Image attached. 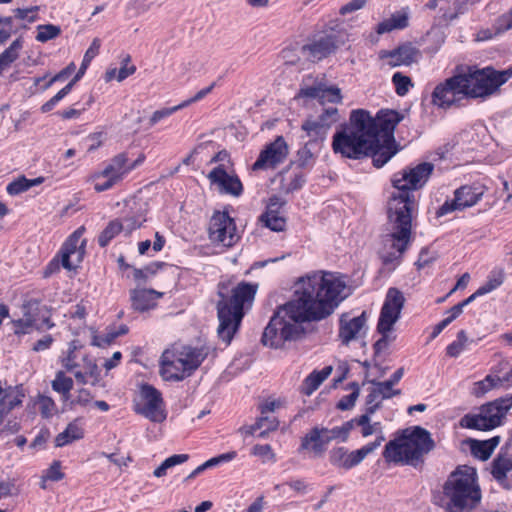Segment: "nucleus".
Wrapping results in <instances>:
<instances>
[{
  "label": "nucleus",
  "instance_id": "nucleus-41",
  "mask_svg": "<svg viewBox=\"0 0 512 512\" xmlns=\"http://www.w3.org/2000/svg\"><path fill=\"white\" fill-rule=\"evenodd\" d=\"M475 3V0H455L453 3V11L451 9L446 10L441 18L444 22H451L464 14L469 6Z\"/></svg>",
  "mask_w": 512,
  "mask_h": 512
},
{
  "label": "nucleus",
  "instance_id": "nucleus-46",
  "mask_svg": "<svg viewBox=\"0 0 512 512\" xmlns=\"http://www.w3.org/2000/svg\"><path fill=\"white\" fill-rule=\"evenodd\" d=\"M61 33L59 26L53 24L39 25L37 27L36 40L39 42H47L58 37Z\"/></svg>",
  "mask_w": 512,
  "mask_h": 512
},
{
  "label": "nucleus",
  "instance_id": "nucleus-6",
  "mask_svg": "<svg viewBox=\"0 0 512 512\" xmlns=\"http://www.w3.org/2000/svg\"><path fill=\"white\" fill-rule=\"evenodd\" d=\"M257 285L247 282L239 283L232 289L231 295L224 292V286L219 288L217 303V316L219 326L218 337L226 344H230L235 333L239 329L244 316V305L253 301Z\"/></svg>",
  "mask_w": 512,
  "mask_h": 512
},
{
  "label": "nucleus",
  "instance_id": "nucleus-24",
  "mask_svg": "<svg viewBox=\"0 0 512 512\" xmlns=\"http://www.w3.org/2000/svg\"><path fill=\"white\" fill-rule=\"evenodd\" d=\"M329 444L323 426L313 427L301 440L300 450H309L315 457H321Z\"/></svg>",
  "mask_w": 512,
  "mask_h": 512
},
{
  "label": "nucleus",
  "instance_id": "nucleus-50",
  "mask_svg": "<svg viewBox=\"0 0 512 512\" xmlns=\"http://www.w3.org/2000/svg\"><path fill=\"white\" fill-rule=\"evenodd\" d=\"M372 383L374 385V390L382 400L390 399L393 396H398L401 394V390L393 389V385L390 384L387 380L383 382L372 381Z\"/></svg>",
  "mask_w": 512,
  "mask_h": 512
},
{
  "label": "nucleus",
  "instance_id": "nucleus-37",
  "mask_svg": "<svg viewBox=\"0 0 512 512\" xmlns=\"http://www.w3.org/2000/svg\"><path fill=\"white\" fill-rule=\"evenodd\" d=\"M354 428V421H346L342 424V426H337L333 428L324 427V433L329 438V443L338 440L341 442H346L349 438L351 430Z\"/></svg>",
  "mask_w": 512,
  "mask_h": 512
},
{
  "label": "nucleus",
  "instance_id": "nucleus-57",
  "mask_svg": "<svg viewBox=\"0 0 512 512\" xmlns=\"http://www.w3.org/2000/svg\"><path fill=\"white\" fill-rule=\"evenodd\" d=\"M486 445L487 444L482 441L471 440L472 454L480 460H487L491 456L492 452L491 448Z\"/></svg>",
  "mask_w": 512,
  "mask_h": 512
},
{
  "label": "nucleus",
  "instance_id": "nucleus-64",
  "mask_svg": "<svg viewBox=\"0 0 512 512\" xmlns=\"http://www.w3.org/2000/svg\"><path fill=\"white\" fill-rule=\"evenodd\" d=\"M285 485L300 495H305L310 491V485L303 479H293L287 481Z\"/></svg>",
  "mask_w": 512,
  "mask_h": 512
},
{
  "label": "nucleus",
  "instance_id": "nucleus-54",
  "mask_svg": "<svg viewBox=\"0 0 512 512\" xmlns=\"http://www.w3.org/2000/svg\"><path fill=\"white\" fill-rule=\"evenodd\" d=\"M512 28V8L507 12L499 16L493 24L495 34H501Z\"/></svg>",
  "mask_w": 512,
  "mask_h": 512
},
{
  "label": "nucleus",
  "instance_id": "nucleus-36",
  "mask_svg": "<svg viewBox=\"0 0 512 512\" xmlns=\"http://www.w3.org/2000/svg\"><path fill=\"white\" fill-rule=\"evenodd\" d=\"M511 470L512 458L499 455L493 460L491 473L497 481H504L506 479L507 473Z\"/></svg>",
  "mask_w": 512,
  "mask_h": 512
},
{
  "label": "nucleus",
  "instance_id": "nucleus-63",
  "mask_svg": "<svg viewBox=\"0 0 512 512\" xmlns=\"http://www.w3.org/2000/svg\"><path fill=\"white\" fill-rule=\"evenodd\" d=\"M180 109H182V108H181V105L179 104L174 107L164 108V109L155 111L150 118V125L151 126L155 125L160 120L172 115L174 112H176Z\"/></svg>",
  "mask_w": 512,
  "mask_h": 512
},
{
  "label": "nucleus",
  "instance_id": "nucleus-47",
  "mask_svg": "<svg viewBox=\"0 0 512 512\" xmlns=\"http://www.w3.org/2000/svg\"><path fill=\"white\" fill-rule=\"evenodd\" d=\"M24 394L12 387L11 397L4 400L3 406L0 407L1 419L3 420L12 409L22 404Z\"/></svg>",
  "mask_w": 512,
  "mask_h": 512
},
{
  "label": "nucleus",
  "instance_id": "nucleus-1",
  "mask_svg": "<svg viewBox=\"0 0 512 512\" xmlns=\"http://www.w3.org/2000/svg\"><path fill=\"white\" fill-rule=\"evenodd\" d=\"M404 118L395 110H380L375 117L363 109L353 110L349 122L333 136L332 149L350 159L372 157L380 168L398 151L394 138L397 124Z\"/></svg>",
  "mask_w": 512,
  "mask_h": 512
},
{
  "label": "nucleus",
  "instance_id": "nucleus-20",
  "mask_svg": "<svg viewBox=\"0 0 512 512\" xmlns=\"http://www.w3.org/2000/svg\"><path fill=\"white\" fill-rule=\"evenodd\" d=\"M380 57L387 59L390 67L409 66L418 62L421 52L411 43H405L391 51H381Z\"/></svg>",
  "mask_w": 512,
  "mask_h": 512
},
{
  "label": "nucleus",
  "instance_id": "nucleus-62",
  "mask_svg": "<svg viewBox=\"0 0 512 512\" xmlns=\"http://www.w3.org/2000/svg\"><path fill=\"white\" fill-rule=\"evenodd\" d=\"M44 479L51 481H60L64 478V473L61 471L60 461H54L51 466L45 471Z\"/></svg>",
  "mask_w": 512,
  "mask_h": 512
},
{
  "label": "nucleus",
  "instance_id": "nucleus-8",
  "mask_svg": "<svg viewBox=\"0 0 512 512\" xmlns=\"http://www.w3.org/2000/svg\"><path fill=\"white\" fill-rule=\"evenodd\" d=\"M467 81L466 95L468 98H486L506 83L512 76V70L497 71L492 67L482 69L469 68L468 73L461 74Z\"/></svg>",
  "mask_w": 512,
  "mask_h": 512
},
{
  "label": "nucleus",
  "instance_id": "nucleus-34",
  "mask_svg": "<svg viewBox=\"0 0 512 512\" xmlns=\"http://www.w3.org/2000/svg\"><path fill=\"white\" fill-rule=\"evenodd\" d=\"M500 387V377L498 375H487L483 380L473 384L471 393L477 397H483L489 391Z\"/></svg>",
  "mask_w": 512,
  "mask_h": 512
},
{
  "label": "nucleus",
  "instance_id": "nucleus-5",
  "mask_svg": "<svg viewBox=\"0 0 512 512\" xmlns=\"http://www.w3.org/2000/svg\"><path fill=\"white\" fill-rule=\"evenodd\" d=\"M481 498L476 469L464 465L457 467L447 477L439 505L445 512H469L476 509Z\"/></svg>",
  "mask_w": 512,
  "mask_h": 512
},
{
  "label": "nucleus",
  "instance_id": "nucleus-2",
  "mask_svg": "<svg viewBox=\"0 0 512 512\" xmlns=\"http://www.w3.org/2000/svg\"><path fill=\"white\" fill-rule=\"evenodd\" d=\"M433 169V164L424 162L393 175L391 182L396 192L392 193L388 201L390 233L387 235L386 246L389 250L381 254L384 265H398L407 250L411 237V211L415 202L411 191L420 189Z\"/></svg>",
  "mask_w": 512,
  "mask_h": 512
},
{
  "label": "nucleus",
  "instance_id": "nucleus-4",
  "mask_svg": "<svg viewBox=\"0 0 512 512\" xmlns=\"http://www.w3.org/2000/svg\"><path fill=\"white\" fill-rule=\"evenodd\" d=\"M294 297L278 310L271 317L265 327L261 342L264 346L273 349L284 348L287 342L297 341L304 334L302 324L308 321H315L304 309L303 302Z\"/></svg>",
  "mask_w": 512,
  "mask_h": 512
},
{
  "label": "nucleus",
  "instance_id": "nucleus-44",
  "mask_svg": "<svg viewBox=\"0 0 512 512\" xmlns=\"http://www.w3.org/2000/svg\"><path fill=\"white\" fill-rule=\"evenodd\" d=\"M468 342L467 334L464 330L457 333V340L453 341L446 348V354L450 357H458L466 348Z\"/></svg>",
  "mask_w": 512,
  "mask_h": 512
},
{
  "label": "nucleus",
  "instance_id": "nucleus-14",
  "mask_svg": "<svg viewBox=\"0 0 512 512\" xmlns=\"http://www.w3.org/2000/svg\"><path fill=\"white\" fill-rule=\"evenodd\" d=\"M209 239L224 247L233 246L238 240L235 223L226 212H215L209 222Z\"/></svg>",
  "mask_w": 512,
  "mask_h": 512
},
{
  "label": "nucleus",
  "instance_id": "nucleus-31",
  "mask_svg": "<svg viewBox=\"0 0 512 512\" xmlns=\"http://www.w3.org/2000/svg\"><path fill=\"white\" fill-rule=\"evenodd\" d=\"M84 436V431L78 420H74L69 423L66 429L59 433L55 438L56 447H63L73 441L82 439Z\"/></svg>",
  "mask_w": 512,
  "mask_h": 512
},
{
  "label": "nucleus",
  "instance_id": "nucleus-19",
  "mask_svg": "<svg viewBox=\"0 0 512 512\" xmlns=\"http://www.w3.org/2000/svg\"><path fill=\"white\" fill-rule=\"evenodd\" d=\"M367 328V313L363 311L359 316L351 317L348 313L341 315L339 320V338L344 345L365 335Z\"/></svg>",
  "mask_w": 512,
  "mask_h": 512
},
{
  "label": "nucleus",
  "instance_id": "nucleus-59",
  "mask_svg": "<svg viewBox=\"0 0 512 512\" xmlns=\"http://www.w3.org/2000/svg\"><path fill=\"white\" fill-rule=\"evenodd\" d=\"M279 421L274 416L261 415V417L252 425V430L267 428V430H276Z\"/></svg>",
  "mask_w": 512,
  "mask_h": 512
},
{
  "label": "nucleus",
  "instance_id": "nucleus-45",
  "mask_svg": "<svg viewBox=\"0 0 512 512\" xmlns=\"http://www.w3.org/2000/svg\"><path fill=\"white\" fill-rule=\"evenodd\" d=\"M349 388L352 389V392L348 395L343 396L336 405V407L339 410H342V411L349 410V409L353 408L355 405V402L360 393V387H359L358 383L352 382L349 384Z\"/></svg>",
  "mask_w": 512,
  "mask_h": 512
},
{
  "label": "nucleus",
  "instance_id": "nucleus-56",
  "mask_svg": "<svg viewBox=\"0 0 512 512\" xmlns=\"http://www.w3.org/2000/svg\"><path fill=\"white\" fill-rule=\"evenodd\" d=\"M71 91V85H66L62 88L57 94H55L50 100L45 102L40 110L42 113H47L51 111L66 95H68Z\"/></svg>",
  "mask_w": 512,
  "mask_h": 512
},
{
  "label": "nucleus",
  "instance_id": "nucleus-15",
  "mask_svg": "<svg viewBox=\"0 0 512 512\" xmlns=\"http://www.w3.org/2000/svg\"><path fill=\"white\" fill-rule=\"evenodd\" d=\"M85 227L77 228L65 241L61 249V263L67 270L75 269L83 260L86 240H81Z\"/></svg>",
  "mask_w": 512,
  "mask_h": 512
},
{
  "label": "nucleus",
  "instance_id": "nucleus-28",
  "mask_svg": "<svg viewBox=\"0 0 512 512\" xmlns=\"http://www.w3.org/2000/svg\"><path fill=\"white\" fill-rule=\"evenodd\" d=\"M409 25V15L406 9H402L391 15L389 19L377 25L376 32L384 34L396 29H404Z\"/></svg>",
  "mask_w": 512,
  "mask_h": 512
},
{
  "label": "nucleus",
  "instance_id": "nucleus-27",
  "mask_svg": "<svg viewBox=\"0 0 512 512\" xmlns=\"http://www.w3.org/2000/svg\"><path fill=\"white\" fill-rule=\"evenodd\" d=\"M179 350L180 356L185 360L186 371L191 375L209 354V348L207 346H182Z\"/></svg>",
  "mask_w": 512,
  "mask_h": 512
},
{
  "label": "nucleus",
  "instance_id": "nucleus-25",
  "mask_svg": "<svg viewBox=\"0 0 512 512\" xmlns=\"http://www.w3.org/2000/svg\"><path fill=\"white\" fill-rule=\"evenodd\" d=\"M131 171L129 160L126 153H119L114 156L104 170L94 175L96 180H100L102 176H109L117 183L123 179Z\"/></svg>",
  "mask_w": 512,
  "mask_h": 512
},
{
  "label": "nucleus",
  "instance_id": "nucleus-55",
  "mask_svg": "<svg viewBox=\"0 0 512 512\" xmlns=\"http://www.w3.org/2000/svg\"><path fill=\"white\" fill-rule=\"evenodd\" d=\"M382 399L378 396L374 388L366 397L365 411L363 414L373 415L381 407Z\"/></svg>",
  "mask_w": 512,
  "mask_h": 512
},
{
  "label": "nucleus",
  "instance_id": "nucleus-23",
  "mask_svg": "<svg viewBox=\"0 0 512 512\" xmlns=\"http://www.w3.org/2000/svg\"><path fill=\"white\" fill-rule=\"evenodd\" d=\"M299 95L307 98L318 99L321 104L325 103H341L342 95L338 87H327L322 83H317L313 86L301 88Z\"/></svg>",
  "mask_w": 512,
  "mask_h": 512
},
{
  "label": "nucleus",
  "instance_id": "nucleus-22",
  "mask_svg": "<svg viewBox=\"0 0 512 512\" xmlns=\"http://www.w3.org/2000/svg\"><path fill=\"white\" fill-rule=\"evenodd\" d=\"M283 205L284 202L279 197H271L266 211L260 216V222L272 231H284L286 228V218L281 211Z\"/></svg>",
  "mask_w": 512,
  "mask_h": 512
},
{
  "label": "nucleus",
  "instance_id": "nucleus-11",
  "mask_svg": "<svg viewBox=\"0 0 512 512\" xmlns=\"http://www.w3.org/2000/svg\"><path fill=\"white\" fill-rule=\"evenodd\" d=\"M348 31L341 26L331 28L324 35L315 39L310 44L304 45L302 50L304 54L312 61H320L349 41Z\"/></svg>",
  "mask_w": 512,
  "mask_h": 512
},
{
  "label": "nucleus",
  "instance_id": "nucleus-12",
  "mask_svg": "<svg viewBox=\"0 0 512 512\" xmlns=\"http://www.w3.org/2000/svg\"><path fill=\"white\" fill-rule=\"evenodd\" d=\"M134 411L152 422L161 423L166 419L162 395L149 384L141 385L134 399Z\"/></svg>",
  "mask_w": 512,
  "mask_h": 512
},
{
  "label": "nucleus",
  "instance_id": "nucleus-10",
  "mask_svg": "<svg viewBox=\"0 0 512 512\" xmlns=\"http://www.w3.org/2000/svg\"><path fill=\"white\" fill-rule=\"evenodd\" d=\"M404 303L405 298L400 290L394 287L388 289L377 324V331L382 337L374 344L376 353L388 347L390 342L388 333L393 330L394 324L399 320Z\"/></svg>",
  "mask_w": 512,
  "mask_h": 512
},
{
  "label": "nucleus",
  "instance_id": "nucleus-38",
  "mask_svg": "<svg viewBox=\"0 0 512 512\" xmlns=\"http://www.w3.org/2000/svg\"><path fill=\"white\" fill-rule=\"evenodd\" d=\"M372 415L362 414L359 417H356L354 419H351L350 421H354V426L358 425L361 426V434L363 437H368L372 434L379 433L380 436L382 435V427L380 422L370 423Z\"/></svg>",
  "mask_w": 512,
  "mask_h": 512
},
{
  "label": "nucleus",
  "instance_id": "nucleus-40",
  "mask_svg": "<svg viewBox=\"0 0 512 512\" xmlns=\"http://www.w3.org/2000/svg\"><path fill=\"white\" fill-rule=\"evenodd\" d=\"M23 310H24L23 318H21L15 322V326H16L15 333L16 334H26V333H29L32 328L41 329L42 326L37 323L35 317L31 314L28 307L24 306Z\"/></svg>",
  "mask_w": 512,
  "mask_h": 512
},
{
  "label": "nucleus",
  "instance_id": "nucleus-26",
  "mask_svg": "<svg viewBox=\"0 0 512 512\" xmlns=\"http://www.w3.org/2000/svg\"><path fill=\"white\" fill-rule=\"evenodd\" d=\"M162 295L163 293L153 289H134L130 292L132 308L139 312L152 309L156 305V300Z\"/></svg>",
  "mask_w": 512,
  "mask_h": 512
},
{
  "label": "nucleus",
  "instance_id": "nucleus-3",
  "mask_svg": "<svg viewBox=\"0 0 512 512\" xmlns=\"http://www.w3.org/2000/svg\"><path fill=\"white\" fill-rule=\"evenodd\" d=\"M351 294L345 276L337 272L318 271L296 284L294 298L303 302V308L314 320H321L333 313L336 307Z\"/></svg>",
  "mask_w": 512,
  "mask_h": 512
},
{
  "label": "nucleus",
  "instance_id": "nucleus-51",
  "mask_svg": "<svg viewBox=\"0 0 512 512\" xmlns=\"http://www.w3.org/2000/svg\"><path fill=\"white\" fill-rule=\"evenodd\" d=\"M314 144L306 143L297 153L296 163L300 168L311 167L314 163V153L311 151Z\"/></svg>",
  "mask_w": 512,
  "mask_h": 512
},
{
  "label": "nucleus",
  "instance_id": "nucleus-13",
  "mask_svg": "<svg viewBox=\"0 0 512 512\" xmlns=\"http://www.w3.org/2000/svg\"><path fill=\"white\" fill-rule=\"evenodd\" d=\"M467 81L462 75H455L438 84L432 92V104L443 109H448L457 104L466 95Z\"/></svg>",
  "mask_w": 512,
  "mask_h": 512
},
{
  "label": "nucleus",
  "instance_id": "nucleus-9",
  "mask_svg": "<svg viewBox=\"0 0 512 512\" xmlns=\"http://www.w3.org/2000/svg\"><path fill=\"white\" fill-rule=\"evenodd\" d=\"M512 408V395L482 405L478 414H467L460 420L464 428L489 431L498 427Z\"/></svg>",
  "mask_w": 512,
  "mask_h": 512
},
{
  "label": "nucleus",
  "instance_id": "nucleus-39",
  "mask_svg": "<svg viewBox=\"0 0 512 512\" xmlns=\"http://www.w3.org/2000/svg\"><path fill=\"white\" fill-rule=\"evenodd\" d=\"M504 278L505 274L502 269L493 270L489 274L487 281L477 289V294L485 295L494 291L503 284Z\"/></svg>",
  "mask_w": 512,
  "mask_h": 512
},
{
  "label": "nucleus",
  "instance_id": "nucleus-21",
  "mask_svg": "<svg viewBox=\"0 0 512 512\" xmlns=\"http://www.w3.org/2000/svg\"><path fill=\"white\" fill-rule=\"evenodd\" d=\"M479 200L476 194L469 186H462L454 193L452 200H447L437 211V216L446 215L452 211L463 210L467 207L475 205Z\"/></svg>",
  "mask_w": 512,
  "mask_h": 512
},
{
  "label": "nucleus",
  "instance_id": "nucleus-35",
  "mask_svg": "<svg viewBox=\"0 0 512 512\" xmlns=\"http://www.w3.org/2000/svg\"><path fill=\"white\" fill-rule=\"evenodd\" d=\"M52 389L62 395L64 401L69 400L70 391L73 388L72 378L65 375L63 371H58L55 379L51 383Z\"/></svg>",
  "mask_w": 512,
  "mask_h": 512
},
{
  "label": "nucleus",
  "instance_id": "nucleus-43",
  "mask_svg": "<svg viewBox=\"0 0 512 512\" xmlns=\"http://www.w3.org/2000/svg\"><path fill=\"white\" fill-rule=\"evenodd\" d=\"M122 230L120 220L115 219L108 223L105 229L100 233L98 237V243L101 247H106L110 241L118 235Z\"/></svg>",
  "mask_w": 512,
  "mask_h": 512
},
{
  "label": "nucleus",
  "instance_id": "nucleus-53",
  "mask_svg": "<svg viewBox=\"0 0 512 512\" xmlns=\"http://www.w3.org/2000/svg\"><path fill=\"white\" fill-rule=\"evenodd\" d=\"M315 120L323 126L327 125V129L330 130L331 126L339 120V111L336 107L325 108Z\"/></svg>",
  "mask_w": 512,
  "mask_h": 512
},
{
  "label": "nucleus",
  "instance_id": "nucleus-60",
  "mask_svg": "<svg viewBox=\"0 0 512 512\" xmlns=\"http://www.w3.org/2000/svg\"><path fill=\"white\" fill-rule=\"evenodd\" d=\"M116 338L117 334H115V329L111 328L103 335H94L92 345L97 347H106L109 346Z\"/></svg>",
  "mask_w": 512,
  "mask_h": 512
},
{
  "label": "nucleus",
  "instance_id": "nucleus-30",
  "mask_svg": "<svg viewBox=\"0 0 512 512\" xmlns=\"http://www.w3.org/2000/svg\"><path fill=\"white\" fill-rule=\"evenodd\" d=\"M384 441V436H378L375 441L357 449L355 451H348V460L346 470H349L359 465L370 453L374 452Z\"/></svg>",
  "mask_w": 512,
  "mask_h": 512
},
{
  "label": "nucleus",
  "instance_id": "nucleus-7",
  "mask_svg": "<svg viewBox=\"0 0 512 512\" xmlns=\"http://www.w3.org/2000/svg\"><path fill=\"white\" fill-rule=\"evenodd\" d=\"M435 443L428 430L414 426L405 429L402 435L389 441L383 457L387 462L415 465L425 454L434 449Z\"/></svg>",
  "mask_w": 512,
  "mask_h": 512
},
{
  "label": "nucleus",
  "instance_id": "nucleus-32",
  "mask_svg": "<svg viewBox=\"0 0 512 512\" xmlns=\"http://www.w3.org/2000/svg\"><path fill=\"white\" fill-rule=\"evenodd\" d=\"M146 208H138L132 212L131 215L125 216L120 220L122 230L126 234H130L132 231L140 228L144 222H146Z\"/></svg>",
  "mask_w": 512,
  "mask_h": 512
},
{
  "label": "nucleus",
  "instance_id": "nucleus-52",
  "mask_svg": "<svg viewBox=\"0 0 512 512\" xmlns=\"http://www.w3.org/2000/svg\"><path fill=\"white\" fill-rule=\"evenodd\" d=\"M251 454L261 458L262 462H275L276 456L269 444H256L251 450Z\"/></svg>",
  "mask_w": 512,
  "mask_h": 512
},
{
  "label": "nucleus",
  "instance_id": "nucleus-33",
  "mask_svg": "<svg viewBox=\"0 0 512 512\" xmlns=\"http://www.w3.org/2000/svg\"><path fill=\"white\" fill-rule=\"evenodd\" d=\"M332 367H324L321 371H314L304 381V393L311 395L329 377Z\"/></svg>",
  "mask_w": 512,
  "mask_h": 512
},
{
  "label": "nucleus",
  "instance_id": "nucleus-48",
  "mask_svg": "<svg viewBox=\"0 0 512 512\" xmlns=\"http://www.w3.org/2000/svg\"><path fill=\"white\" fill-rule=\"evenodd\" d=\"M392 83L395 86V91L399 96H405L410 87L413 86L410 77L402 74L401 72H396L392 76Z\"/></svg>",
  "mask_w": 512,
  "mask_h": 512
},
{
  "label": "nucleus",
  "instance_id": "nucleus-17",
  "mask_svg": "<svg viewBox=\"0 0 512 512\" xmlns=\"http://www.w3.org/2000/svg\"><path fill=\"white\" fill-rule=\"evenodd\" d=\"M288 155V146L282 136L277 137L261 151L252 166L253 170L273 169L282 163Z\"/></svg>",
  "mask_w": 512,
  "mask_h": 512
},
{
  "label": "nucleus",
  "instance_id": "nucleus-18",
  "mask_svg": "<svg viewBox=\"0 0 512 512\" xmlns=\"http://www.w3.org/2000/svg\"><path fill=\"white\" fill-rule=\"evenodd\" d=\"M160 373L165 380L181 381L186 377L191 376L186 371V364L183 357L180 356L178 348L167 349L161 356V370Z\"/></svg>",
  "mask_w": 512,
  "mask_h": 512
},
{
  "label": "nucleus",
  "instance_id": "nucleus-61",
  "mask_svg": "<svg viewBox=\"0 0 512 512\" xmlns=\"http://www.w3.org/2000/svg\"><path fill=\"white\" fill-rule=\"evenodd\" d=\"M130 61L131 57L129 55H126L125 58L122 60V66L120 67V69H117L116 80L118 82L125 80L128 76L135 73L136 67L134 65L128 66V63Z\"/></svg>",
  "mask_w": 512,
  "mask_h": 512
},
{
  "label": "nucleus",
  "instance_id": "nucleus-58",
  "mask_svg": "<svg viewBox=\"0 0 512 512\" xmlns=\"http://www.w3.org/2000/svg\"><path fill=\"white\" fill-rule=\"evenodd\" d=\"M28 189H30L28 179L24 176H21L16 180L12 181L11 183L8 184L6 188L7 193L10 195H18L27 191Z\"/></svg>",
  "mask_w": 512,
  "mask_h": 512
},
{
  "label": "nucleus",
  "instance_id": "nucleus-29",
  "mask_svg": "<svg viewBox=\"0 0 512 512\" xmlns=\"http://www.w3.org/2000/svg\"><path fill=\"white\" fill-rule=\"evenodd\" d=\"M302 130L306 133L309 138L308 143L319 146L327 137L328 129L327 125L318 123L314 119H307L302 123Z\"/></svg>",
  "mask_w": 512,
  "mask_h": 512
},
{
  "label": "nucleus",
  "instance_id": "nucleus-16",
  "mask_svg": "<svg viewBox=\"0 0 512 512\" xmlns=\"http://www.w3.org/2000/svg\"><path fill=\"white\" fill-rule=\"evenodd\" d=\"M211 185H215L220 194L239 197L243 193V185L239 177L229 173L225 164L214 167L207 175Z\"/></svg>",
  "mask_w": 512,
  "mask_h": 512
},
{
  "label": "nucleus",
  "instance_id": "nucleus-49",
  "mask_svg": "<svg viewBox=\"0 0 512 512\" xmlns=\"http://www.w3.org/2000/svg\"><path fill=\"white\" fill-rule=\"evenodd\" d=\"M348 450L345 447H334L329 452L330 463L338 468L345 469L347 467Z\"/></svg>",
  "mask_w": 512,
  "mask_h": 512
},
{
  "label": "nucleus",
  "instance_id": "nucleus-42",
  "mask_svg": "<svg viewBox=\"0 0 512 512\" xmlns=\"http://www.w3.org/2000/svg\"><path fill=\"white\" fill-rule=\"evenodd\" d=\"M22 47V43L19 39L14 40L10 46L0 54V74L7 68L12 62L18 58V51Z\"/></svg>",
  "mask_w": 512,
  "mask_h": 512
}]
</instances>
